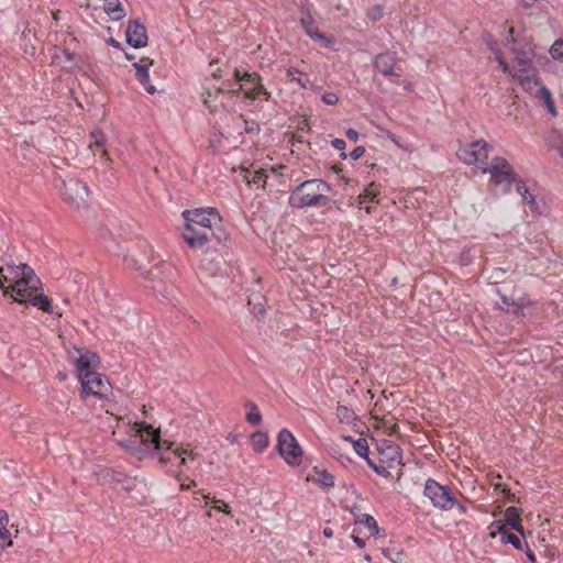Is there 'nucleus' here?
I'll return each mask as SVG.
<instances>
[{
  "label": "nucleus",
  "mask_w": 563,
  "mask_h": 563,
  "mask_svg": "<svg viewBox=\"0 0 563 563\" xmlns=\"http://www.w3.org/2000/svg\"><path fill=\"white\" fill-rule=\"evenodd\" d=\"M330 185L322 179L305 180L291 191L288 202L296 209L324 207L330 202Z\"/></svg>",
  "instance_id": "obj_1"
},
{
  "label": "nucleus",
  "mask_w": 563,
  "mask_h": 563,
  "mask_svg": "<svg viewBox=\"0 0 563 563\" xmlns=\"http://www.w3.org/2000/svg\"><path fill=\"white\" fill-rule=\"evenodd\" d=\"M8 273L9 275H2L3 280L4 283H11L9 289H11L14 299L21 302H26L41 285V280L33 268L26 264L9 266Z\"/></svg>",
  "instance_id": "obj_2"
},
{
  "label": "nucleus",
  "mask_w": 563,
  "mask_h": 563,
  "mask_svg": "<svg viewBox=\"0 0 563 563\" xmlns=\"http://www.w3.org/2000/svg\"><path fill=\"white\" fill-rule=\"evenodd\" d=\"M506 44L512 45V53L517 63V69L514 74V78L518 79L520 85L527 89H530L532 85H539V79L536 74V69L532 67L533 49L529 44L518 45L514 37V27L508 30V35L505 38Z\"/></svg>",
  "instance_id": "obj_3"
},
{
  "label": "nucleus",
  "mask_w": 563,
  "mask_h": 563,
  "mask_svg": "<svg viewBox=\"0 0 563 563\" xmlns=\"http://www.w3.org/2000/svg\"><path fill=\"white\" fill-rule=\"evenodd\" d=\"M186 227L183 236L190 247H202L209 241L207 230L211 228V208L185 210Z\"/></svg>",
  "instance_id": "obj_4"
},
{
  "label": "nucleus",
  "mask_w": 563,
  "mask_h": 563,
  "mask_svg": "<svg viewBox=\"0 0 563 563\" xmlns=\"http://www.w3.org/2000/svg\"><path fill=\"white\" fill-rule=\"evenodd\" d=\"M232 75L235 78L234 82L218 87L217 93L228 92L236 96L240 91H244L247 99L254 100L260 95H263L266 100L269 99L271 93L263 87L258 75L251 73H243L241 75L238 69H234Z\"/></svg>",
  "instance_id": "obj_5"
},
{
  "label": "nucleus",
  "mask_w": 563,
  "mask_h": 563,
  "mask_svg": "<svg viewBox=\"0 0 563 563\" xmlns=\"http://www.w3.org/2000/svg\"><path fill=\"white\" fill-rule=\"evenodd\" d=\"M482 172L489 173L495 185H503L505 194H509L514 183L517 181V175L512 166L501 156L494 157L490 163L483 167Z\"/></svg>",
  "instance_id": "obj_6"
},
{
  "label": "nucleus",
  "mask_w": 563,
  "mask_h": 563,
  "mask_svg": "<svg viewBox=\"0 0 563 563\" xmlns=\"http://www.w3.org/2000/svg\"><path fill=\"white\" fill-rule=\"evenodd\" d=\"M62 197L69 207L76 210L88 209L89 189L78 179L63 180Z\"/></svg>",
  "instance_id": "obj_7"
},
{
  "label": "nucleus",
  "mask_w": 563,
  "mask_h": 563,
  "mask_svg": "<svg viewBox=\"0 0 563 563\" xmlns=\"http://www.w3.org/2000/svg\"><path fill=\"white\" fill-rule=\"evenodd\" d=\"M423 494L435 508L441 510H450L455 505V497L451 489L432 478L427 479Z\"/></svg>",
  "instance_id": "obj_8"
},
{
  "label": "nucleus",
  "mask_w": 563,
  "mask_h": 563,
  "mask_svg": "<svg viewBox=\"0 0 563 563\" xmlns=\"http://www.w3.org/2000/svg\"><path fill=\"white\" fill-rule=\"evenodd\" d=\"M277 450L287 464L295 466L301 463L302 450L289 430L283 429L279 431Z\"/></svg>",
  "instance_id": "obj_9"
},
{
  "label": "nucleus",
  "mask_w": 563,
  "mask_h": 563,
  "mask_svg": "<svg viewBox=\"0 0 563 563\" xmlns=\"http://www.w3.org/2000/svg\"><path fill=\"white\" fill-rule=\"evenodd\" d=\"M79 380L81 383L80 396L82 399H86L88 396H95L102 399L107 398L108 395L111 394V385L109 380L104 379L103 375L96 371L84 374V377Z\"/></svg>",
  "instance_id": "obj_10"
},
{
  "label": "nucleus",
  "mask_w": 563,
  "mask_h": 563,
  "mask_svg": "<svg viewBox=\"0 0 563 563\" xmlns=\"http://www.w3.org/2000/svg\"><path fill=\"white\" fill-rule=\"evenodd\" d=\"M490 146L484 140L472 142L470 145L457 151L459 158L465 164H475L483 170L488 163V150Z\"/></svg>",
  "instance_id": "obj_11"
},
{
  "label": "nucleus",
  "mask_w": 563,
  "mask_h": 563,
  "mask_svg": "<svg viewBox=\"0 0 563 563\" xmlns=\"http://www.w3.org/2000/svg\"><path fill=\"white\" fill-rule=\"evenodd\" d=\"M374 68L384 77H400L402 75L401 67L397 64V54L395 52H384L375 56L373 62Z\"/></svg>",
  "instance_id": "obj_12"
},
{
  "label": "nucleus",
  "mask_w": 563,
  "mask_h": 563,
  "mask_svg": "<svg viewBox=\"0 0 563 563\" xmlns=\"http://www.w3.org/2000/svg\"><path fill=\"white\" fill-rule=\"evenodd\" d=\"M134 431L140 438L141 442L146 446L153 444L155 450H162L164 445H166L167 449H170V441H162L159 437V430L154 429L152 424L146 422H135Z\"/></svg>",
  "instance_id": "obj_13"
},
{
  "label": "nucleus",
  "mask_w": 563,
  "mask_h": 563,
  "mask_svg": "<svg viewBox=\"0 0 563 563\" xmlns=\"http://www.w3.org/2000/svg\"><path fill=\"white\" fill-rule=\"evenodd\" d=\"M77 356H73L74 363L77 369L78 378L84 377V374H88L95 371L98 366L100 358L99 356L88 350H76Z\"/></svg>",
  "instance_id": "obj_14"
},
{
  "label": "nucleus",
  "mask_w": 563,
  "mask_h": 563,
  "mask_svg": "<svg viewBox=\"0 0 563 563\" xmlns=\"http://www.w3.org/2000/svg\"><path fill=\"white\" fill-rule=\"evenodd\" d=\"M377 450L380 463L387 464L391 467L401 464V450L391 441H382L380 444H378Z\"/></svg>",
  "instance_id": "obj_15"
},
{
  "label": "nucleus",
  "mask_w": 563,
  "mask_h": 563,
  "mask_svg": "<svg viewBox=\"0 0 563 563\" xmlns=\"http://www.w3.org/2000/svg\"><path fill=\"white\" fill-rule=\"evenodd\" d=\"M159 454V460L162 463H175L177 465H185L187 463L186 455L190 454V452L186 449L175 446L174 442H170V449H167L166 445L162 450H157Z\"/></svg>",
  "instance_id": "obj_16"
},
{
  "label": "nucleus",
  "mask_w": 563,
  "mask_h": 563,
  "mask_svg": "<svg viewBox=\"0 0 563 563\" xmlns=\"http://www.w3.org/2000/svg\"><path fill=\"white\" fill-rule=\"evenodd\" d=\"M126 42L135 47H144L147 44L146 29L137 21H132L126 27Z\"/></svg>",
  "instance_id": "obj_17"
},
{
  "label": "nucleus",
  "mask_w": 563,
  "mask_h": 563,
  "mask_svg": "<svg viewBox=\"0 0 563 563\" xmlns=\"http://www.w3.org/2000/svg\"><path fill=\"white\" fill-rule=\"evenodd\" d=\"M300 24L305 30V33L316 41H324L327 44H330V40H328L323 33H321L318 27L314 25V19L308 8H300Z\"/></svg>",
  "instance_id": "obj_18"
},
{
  "label": "nucleus",
  "mask_w": 563,
  "mask_h": 563,
  "mask_svg": "<svg viewBox=\"0 0 563 563\" xmlns=\"http://www.w3.org/2000/svg\"><path fill=\"white\" fill-rule=\"evenodd\" d=\"M153 65V60L148 57L141 58L133 66L136 69V78L144 86L147 93L153 95L156 91L155 86L148 84V68Z\"/></svg>",
  "instance_id": "obj_19"
},
{
  "label": "nucleus",
  "mask_w": 563,
  "mask_h": 563,
  "mask_svg": "<svg viewBox=\"0 0 563 563\" xmlns=\"http://www.w3.org/2000/svg\"><path fill=\"white\" fill-rule=\"evenodd\" d=\"M8 522V514L4 510H0V554L4 549L12 545L11 534L7 528Z\"/></svg>",
  "instance_id": "obj_20"
},
{
  "label": "nucleus",
  "mask_w": 563,
  "mask_h": 563,
  "mask_svg": "<svg viewBox=\"0 0 563 563\" xmlns=\"http://www.w3.org/2000/svg\"><path fill=\"white\" fill-rule=\"evenodd\" d=\"M106 137L101 131H92L90 133V142L88 144L89 150L95 153L96 148L100 150L101 156L106 158L107 162H111V158L108 155L107 150L104 148Z\"/></svg>",
  "instance_id": "obj_21"
},
{
  "label": "nucleus",
  "mask_w": 563,
  "mask_h": 563,
  "mask_svg": "<svg viewBox=\"0 0 563 563\" xmlns=\"http://www.w3.org/2000/svg\"><path fill=\"white\" fill-rule=\"evenodd\" d=\"M356 528L354 532H363V528L367 530L368 536H375L378 533V526L374 517L371 515H363L355 521Z\"/></svg>",
  "instance_id": "obj_22"
},
{
  "label": "nucleus",
  "mask_w": 563,
  "mask_h": 563,
  "mask_svg": "<svg viewBox=\"0 0 563 563\" xmlns=\"http://www.w3.org/2000/svg\"><path fill=\"white\" fill-rule=\"evenodd\" d=\"M486 43H487L489 49L493 52L495 59L498 62L503 71L514 77L515 71L511 70V68L509 67V65L503 57V54L500 52V48L498 47L497 42L494 41L490 36H488V38L486 40Z\"/></svg>",
  "instance_id": "obj_23"
},
{
  "label": "nucleus",
  "mask_w": 563,
  "mask_h": 563,
  "mask_svg": "<svg viewBox=\"0 0 563 563\" xmlns=\"http://www.w3.org/2000/svg\"><path fill=\"white\" fill-rule=\"evenodd\" d=\"M505 522L515 529L518 533L523 536V527L521 525V518L516 507H509L505 512Z\"/></svg>",
  "instance_id": "obj_24"
},
{
  "label": "nucleus",
  "mask_w": 563,
  "mask_h": 563,
  "mask_svg": "<svg viewBox=\"0 0 563 563\" xmlns=\"http://www.w3.org/2000/svg\"><path fill=\"white\" fill-rule=\"evenodd\" d=\"M379 195V186L375 183H371L364 191L358 196V203L362 207L366 202H378L377 197Z\"/></svg>",
  "instance_id": "obj_25"
},
{
  "label": "nucleus",
  "mask_w": 563,
  "mask_h": 563,
  "mask_svg": "<svg viewBox=\"0 0 563 563\" xmlns=\"http://www.w3.org/2000/svg\"><path fill=\"white\" fill-rule=\"evenodd\" d=\"M312 479L323 487L329 488L334 486L333 475L325 470L314 467Z\"/></svg>",
  "instance_id": "obj_26"
},
{
  "label": "nucleus",
  "mask_w": 563,
  "mask_h": 563,
  "mask_svg": "<svg viewBox=\"0 0 563 563\" xmlns=\"http://www.w3.org/2000/svg\"><path fill=\"white\" fill-rule=\"evenodd\" d=\"M516 185L517 192L521 196L522 200L526 201L531 209L537 208V201L534 196L530 194L526 183L517 177V181L514 183Z\"/></svg>",
  "instance_id": "obj_27"
},
{
  "label": "nucleus",
  "mask_w": 563,
  "mask_h": 563,
  "mask_svg": "<svg viewBox=\"0 0 563 563\" xmlns=\"http://www.w3.org/2000/svg\"><path fill=\"white\" fill-rule=\"evenodd\" d=\"M221 223L222 218L213 208V240H217L218 242H225L229 240V233L220 227Z\"/></svg>",
  "instance_id": "obj_28"
},
{
  "label": "nucleus",
  "mask_w": 563,
  "mask_h": 563,
  "mask_svg": "<svg viewBox=\"0 0 563 563\" xmlns=\"http://www.w3.org/2000/svg\"><path fill=\"white\" fill-rule=\"evenodd\" d=\"M104 10L114 21H119L125 15L119 0H106Z\"/></svg>",
  "instance_id": "obj_29"
},
{
  "label": "nucleus",
  "mask_w": 563,
  "mask_h": 563,
  "mask_svg": "<svg viewBox=\"0 0 563 563\" xmlns=\"http://www.w3.org/2000/svg\"><path fill=\"white\" fill-rule=\"evenodd\" d=\"M244 407L247 409L245 419L252 426H257L262 421V415L258 407L252 401H245Z\"/></svg>",
  "instance_id": "obj_30"
},
{
  "label": "nucleus",
  "mask_w": 563,
  "mask_h": 563,
  "mask_svg": "<svg viewBox=\"0 0 563 563\" xmlns=\"http://www.w3.org/2000/svg\"><path fill=\"white\" fill-rule=\"evenodd\" d=\"M27 302L32 303L34 307L45 311L52 312V303L47 296L43 294L34 292L33 296L27 300Z\"/></svg>",
  "instance_id": "obj_31"
},
{
  "label": "nucleus",
  "mask_w": 563,
  "mask_h": 563,
  "mask_svg": "<svg viewBox=\"0 0 563 563\" xmlns=\"http://www.w3.org/2000/svg\"><path fill=\"white\" fill-rule=\"evenodd\" d=\"M251 444L256 452H263L268 445V437L262 431H256L251 435Z\"/></svg>",
  "instance_id": "obj_32"
},
{
  "label": "nucleus",
  "mask_w": 563,
  "mask_h": 563,
  "mask_svg": "<svg viewBox=\"0 0 563 563\" xmlns=\"http://www.w3.org/2000/svg\"><path fill=\"white\" fill-rule=\"evenodd\" d=\"M245 178L249 184H254L257 185L258 187H264L266 184L267 174L263 169L247 172Z\"/></svg>",
  "instance_id": "obj_33"
},
{
  "label": "nucleus",
  "mask_w": 563,
  "mask_h": 563,
  "mask_svg": "<svg viewBox=\"0 0 563 563\" xmlns=\"http://www.w3.org/2000/svg\"><path fill=\"white\" fill-rule=\"evenodd\" d=\"M345 440L351 441L353 443V448L355 452L363 459L367 461L368 457V444L366 439L360 438L353 441L350 437L345 438Z\"/></svg>",
  "instance_id": "obj_34"
},
{
  "label": "nucleus",
  "mask_w": 563,
  "mask_h": 563,
  "mask_svg": "<svg viewBox=\"0 0 563 563\" xmlns=\"http://www.w3.org/2000/svg\"><path fill=\"white\" fill-rule=\"evenodd\" d=\"M548 143L552 148H555L563 158V134L558 131H552L549 134Z\"/></svg>",
  "instance_id": "obj_35"
},
{
  "label": "nucleus",
  "mask_w": 563,
  "mask_h": 563,
  "mask_svg": "<svg viewBox=\"0 0 563 563\" xmlns=\"http://www.w3.org/2000/svg\"><path fill=\"white\" fill-rule=\"evenodd\" d=\"M539 97L544 101L545 108L552 115H556V109L554 106V101L552 99V95L549 89L545 87H541L539 89Z\"/></svg>",
  "instance_id": "obj_36"
},
{
  "label": "nucleus",
  "mask_w": 563,
  "mask_h": 563,
  "mask_svg": "<svg viewBox=\"0 0 563 563\" xmlns=\"http://www.w3.org/2000/svg\"><path fill=\"white\" fill-rule=\"evenodd\" d=\"M501 542L503 543H510L514 545L517 550H523V542L522 540L515 533L509 532L507 529L501 534Z\"/></svg>",
  "instance_id": "obj_37"
},
{
  "label": "nucleus",
  "mask_w": 563,
  "mask_h": 563,
  "mask_svg": "<svg viewBox=\"0 0 563 563\" xmlns=\"http://www.w3.org/2000/svg\"><path fill=\"white\" fill-rule=\"evenodd\" d=\"M286 76L291 81H296L301 88H308L309 80L302 78V73L300 70L290 67L286 70Z\"/></svg>",
  "instance_id": "obj_38"
},
{
  "label": "nucleus",
  "mask_w": 563,
  "mask_h": 563,
  "mask_svg": "<svg viewBox=\"0 0 563 563\" xmlns=\"http://www.w3.org/2000/svg\"><path fill=\"white\" fill-rule=\"evenodd\" d=\"M211 265V260L209 257L203 258L200 262V265L197 271V276L199 277L200 282H208L211 277V274L209 272Z\"/></svg>",
  "instance_id": "obj_39"
},
{
  "label": "nucleus",
  "mask_w": 563,
  "mask_h": 563,
  "mask_svg": "<svg viewBox=\"0 0 563 563\" xmlns=\"http://www.w3.org/2000/svg\"><path fill=\"white\" fill-rule=\"evenodd\" d=\"M367 464L380 476L383 477H389L390 471L389 468H393L391 466H388L387 464H383L379 462V464L374 463L371 459H367Z\"/></svg>",
  "instance_id": "obj_40"
},
{
  "label": "nucleus",
  "mask_w": 563,
  "mask_h": 563,
  "mask_svg": "<svg viewBox=\"0 0 563 563\" xmlns=\"http://www.w3.org/2000/svg\"><path fill=\"white\" fill-rule=\"evenodd\" d=\"M550 54L554 59L563 62V41H555L550 48Z\"/></svg>",
  "instance_id": "obj_41"
},
{
  "label": "nucleus",
  "mask_w": 563,
  "mask_h": 563,
  "mask_svg": "<svg viewBox=\"0 0 563 563\" xmlns=\"http://www.w3.org/2000/svg\"><path fill=\"white\" fill-rule=\"evenodd\" d=\"M336 416L341 421H350L353 416V411L346 406L340 405L336 408Z\"/></svg>",
  "instance_id": "obj_42"
},
{
  "label": "nucleus",
  "mask_w": 563,
  "mask_h": 563,
  "mask_svg": "<svg viewBox=\"0 0 563 563\" xmlns=\"http://www.w3.org/2000/svg\"><path fill=\"white\" fill-rule=\"evenodd\" d=\"M383 12H384L383 5L377 4V5L372 7L367 11V16H368V19H371L373 21H377L383 16Z\"/></svg>",
  "instance_id": "obj_43"
},
{
  "label": "nucleus",
  "mask_w": 563,
  "mask_h": 563,
  "mask_svg": "<svg viewBox=\"0 0 563 563\" xmlns=\"http://www.w3.org/2000/svg\"><path fill=\"white\" fill-rule=\"evenodd\" d=\"M489 536L492 538H495L497 534H503V532L505 531L506 527L505 525L500 523L499 521H494L490 526H489Z\"/></svg>",
  "instance_id": "obj_44"
},
{
  "label": "nucleus",
  "mask_w": 563,
  "mask_h": 563,
  "mask_svg": "<svg viewBox=\"0 0 563 563\" xmlns=\"http://www.w3.org/2000/svg\"><path fill=\"white\" fill-rule=\"evenodd\" d=\"M321 99L328 106H333L339 101V98L334 92H325L322 95Z\"/></svg>",
  "instance_id": "obj_45"
},
{
  "label": "nucleus",
  "mask_w": 563,
  "mask_h": 563,
  "mask_svg": "<svg viewBox=\"0 0 563 563\" xmlns=\"http://www.w3.org/2000/svg\"><path fill=\"white\" fill-rule=\"evenodd\" d=\"M212 505H213V510L223 511L227 515L230 514L229 506L225 503H223L222 500L216 499V497H213Z\"/></svg>",
  "instance_id": "obj_46"
},
{
  "label": "nucleus",
  "mask_w": 563,
  "mask_h": 563,
  "mask_svg": "<svg viewBox=\"0 0 563 563\" xmlns=\"http://www.w3.org/2000/svg\"><path fill=\"white\" fill-rule=\"evenodd\" d=\"M365 153V147L364 146H356L351 153H350V156L351 158L353 159H358L361 158Z\"/></svg>",
  "instance_id": "obj_47"
},
{
  "label": "nucleus",
  "mask_w": 563,
  "mask_h": 563,
  "mask_svg": "<svg viewBox=\"0 0 563 563\" xmlns=\"http://www.w3.org/2000/svg\"><path fill=\"white\" fill-rule=\"evenodd\" d=\"M264 312H265V309H264V306L260 302V303H256L254 305L253 307V313L257 317V318H261L264 316Z\"/></svg>",
  "instance_id": "obj_48"
},
{
  "label": "nucleus",
  "mask_w": 563,
  "mask_h": 563,
  "mask_svg": "<svg viewBox=\"0 0 563 563\" xmlns=\"http://www.w3.org/2000/svg\"><path fill=\"white\" fill-rule=\"evenodd\" d=\"M332 146L338 151H342L345 148V141L342 139H334L332 141Z\"/></svg>",
  "instance_id": "obj_49"
},
{
  "label": "nucleus",
  "mask_w": 563,
  "mask_h": 563,
  "mask_svg": "<svg viewBox=\"0 0 563 563\" xmlns=\"http://www.w3.org/2000/svg\"><path fill=\"white\" fill-rule=\"evenodd\" d=\"M346 137L350 140V141H354L356 142L357 139H358V133L356 130L354 129H349L345 133Z\"/></svg>",
  "instance_id": "obj_50"
},
{
  "label": "nucleus",
  "mask_w": 563,
  "mask_h": 563,
  "mask_svg": "<svg viewBox=\"0 0 563 563\" xmlns=\"http://www.w3.org/2000/svg\"><path fill=\"white\" fill-rule=\"evenodd\" d=\"M525 553L528 558V560L531 562V563H536L537 562V559H536V555L533 553V551L529 548V545L526 543V550H525Z\"/></svg>",
  "instance_id": "obj_51"
},
{
  "label": "nucleus",
  "mask_w": 563,
  "mask_h": 563,
  "mask_svg": "<svg viewBox=\"0 0 563 563\" xmlns=\"http://www.w3.org/2000/svg\"><path fill=\"white\" fill-rule=\"evenodd\" d=\"M454 506L456 507L460 515H465L467 512V508L463 504L459 503L456 499Z\"/></svg>",
  "instance_id": "obj_52"
},
{
  "label": "nucleus",
  "mask_w": 563,
  "mask_h": 563,
  "mask_svg": "<svg viewBox=\"0 0 563 563\" xmlns=\"http://www.w3.org/2000/svg\"><path fill=\"white\" fill-rule=\"evenodd\" d=\"M62 54L65 57V59L68 60V62H73L74 58H75L74 53L69 52L68 49H63Z\"/></svg>",
  "instance_id": "obj_53"
},
{
  "label": "nucleus",
  "mask_w": 563,
  "mask_h": 563,
  "mask_svg": "<svg viewBox=\"0 0 563 563\" xmlns=\"http://www.w3.org/2000/svg\"><path fill=\"white\" fill-rule=\"evenodd\" d=\"M540 0H521V4L523 8L529 9V8L533 7Z\"/></svg>",
  "instance_id": "obj_54"
},
{
  "label": "nucleus",
  "mask_w": 563,
  "mask_h": 563,
  "mask_svg": "<svg viewBox=\"0 0 563 563\" xmlns=\"http://www.w3.org/2000/svg\"><path fill=\"white\" fill-rule=\"evenodd\" d=\"M352 538H353V541L356 543V545H357L358 548H361V549H362V548H364V547H365V541H364V539H362V538H360V537H357V536H355V534H353V536H352Z\"/></svg>",
  "instance_id": "obj_55"
},
{
  "label": "nucleus",
  "mask_w": 563,
  "mask_h": 563,
  "mask_svg": "<svg viewBox=\"0 0 563 563\" xmlns=\"http://www.w3.org/2000/svg\"><path fill=\"white\" fill-rule=\"evenodd\" d=\"M2 275H9V273H4V269L2 267H0V288H3V285H4V280H3V276Z\"/></svg>",
  "instance_id": "obj_56"
},
{
  "label": "nucleus",
  "mask_w": 563,
  "mask_h": 563,
  "mask_svg": "<svg viewBox=\"0 0 563 563\" xmlns=\"http://www.w3.org/2000/svg\"><path fill=\"white\" fill-rule=\"evenodd\" d=\"M323 536H324L325 538H331V537L333 536V531H332V529H330V528H324V529H323Z\"/></svg>",
  "instance_id": "obj_57"
},
{
  "label": "nucleus",
  "mask_w": 563,
  "mask_h": 563,
  "mask_svg": "<svg viewBox=\"0 0 563 563\" xmlns=\"http://www.w3.org/2000/svg\"><path fill=\"white\" fill-rule=\"evenodd\" d=\"M109 44L114 47H120V43L118 41H115L114 38H110Z\"/></svg>",
  "instance_id": "obj_58"
},
{
  "label": "nucleus",
  "mask_w": 563,
  "mask_h": 563,
  "mask_svg": "<svg viewBox=\"0 0 563 563\" xmlns=\"http://www.w3.org/2000/svg\"><path fill=\"white\" fill-rule=\"evenodd\" d=\"M206 93H207V97H209V96H210V91H209V90H207V91H206ZM203 103H205V106H206L207 108L209 107V100H208V98H205V99H203Z\"/></svg>",
  "instance_id": "obj_59"
},
{
  "label": "nucleus",
  "mask_w": 563,
  "mask_h": 563,
  "mask_svg": "<svg viewBox=\"0 0 563 563\" xmlns=\"http://www.w3.org/2000/svg\"><path fill=\"white\" fill-rule=\"evenodd\" d=\"M511 305L516 307V309H515L516 313H518V311L522 308V305H517L515 302H512Z\"/></svg>",
  "instance_id": "obj_60"
},
{
  "label": "nucleus",
  "mask_w": 563,
  "mask_h": 563,
  "mask_svg": "<svg viewBox=\"0 0 563 563\" xmlns=\"http://www.w3.org/2000/svg\"><path fill=\"white\" fill-rule=\"evenodd\" d=\"M59 13L60 11L53 12V19L57 21L59 19Z\"/></svg>",
  "instance_id": "obj_61"
},
{
  "label": "nucleus",
  "mask_w": 563,
  "mask_h": 563,
  "mask_svg": "<svg viewBox=\"0 0 563 563\" xmlns=\"http://www.w3.org/2000/svg\"><path fill=\"white\" fill-rule=\"evenodd\" d=\"M365 211H366V213H368V214H369V213H372V207H369V206L365 207Z\"/></svg>",
  "instance_id": "obj_62"
},
{
  "label": "nucleus",
  "mask_w": 563,
  "mask_h": 563,
  "mask_svg": "<svg viewBox=\"0 0 563 563\" xmlns=\"http://www.w3.org/2000/svg\"><path fill=\"white\" fill-rule=\"evenodd\" d=\"M125 57H126V59H130V60L134 58V56L130 55V54H125Z\"/></svg>",
  "instance_id": "obj_63"
},
{
  "label": "nucleus",
  "mask_w": 563,
  "mask_h": 563,
  "mask_svg": "<svg viewBox=\"0 0 563 563\" xmlns=\"http://www.w3.org/2000/svg\"><path fill=\"white\" fill-rule=\"evenodd\" d=\"M501 299L505 305H509L508 299L506 297H503Z\"/></svg>",
  "instance_id": "obj_64"
}]
</instances>
